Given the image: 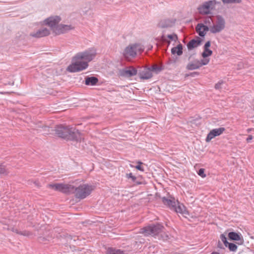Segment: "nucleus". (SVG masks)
<instances>
[{"label": "nucleus", "instance_id": "obj_22", "mask_svg": "<svg viewBox=\"0 0 254 254\" xmlns=\"http://www.w3.org/2000/svg\"><path fill=\"white\" fill-rule=\"evenodd\" d=\"M171 53L173 55H177L180 56L183 54V46L181 44H179L176 47H174L171 49Z\"/></svg>", "mask_w": 254, "mask_h": 254}, {"label": "nucleus", "instance_id": "obj_32", "mask_svg": "<svg viewBox=\"0 0 254 254\" xmlns=\"http://www.w3.org/2000/svg\"><path fill=\"white\" fill-rule=\"evenodd\" d=\"M220 239L222 242L225 245V247H227L228 244H229V243L227 241V238L224 234H221L220 235Z\"/></svg>", "mask_w": 254, "mask_h": 254}, {"label": "nucleus", "instance_id": "obj_29", "mask_svg": "<svg viewBox=\"0 0 254 254\" xmlns=\"http://www.w3.org/2000/svg\"><path fill=\"white\" fill-rule=\"evenodd\" d=\"M224 4L239 3L242 0H221Z\"/></svg>", "mask_w": 254, "mask_h": 254}, {"label": "nucleus", "instance_id": "obj_16", "mask_svg": "<svg viewBox=\"0 0 254 254\" xmlns=\"http://www.w3.org/2000/svg\"><path fill=\"white\" fill-rule=\"evenodd\" d=\"M209 28L202 23H198L196 26V31L200 37H204L206 32L208 31Z\"/></svg>", "mask_w": 254, "mask_h": 254}, {"label": "nucleus", "instance_id": "obj_35", "mask_svg": "<svg viewBox=\"0 0 254 254\" xmlns=\"http://www.w3.org/2000/svg\"><path fill=\"white\" fill-rule=\"evenodd\" d=\"M127 177L128 179H131L133 182H134L136 179V178L131 173L127 174Z\"/></svg>", "mask_w": 254, "mask_h": 254}, {"label": "nucleus", "instance_id": "obj_4", "mask_svg": "<svg viewBox=\"0 0 254 254\" xmlns=\"http://www.w3.org/2000/svg\"><path fill=\"white\" fill-rule=\"evenodd\" d=\"M93 190L92 187L87 184H83L78 187H74V192L73 193L76 198L84 199L89 195Z\"/></svg>", "mask_w": 254, "mask_h": 254}, {"label": "nucleus", "instance_id": "obj_40", "mask_svg": "<svg viewBox=\"0 0 254 254\" xmlns=\"http://www.w3.org/2000/svg\"><path fill=\"white\" fill-rule=\"evenodd\" d=\"M252 139H253V136L251 135H250L247 138V141L248 142H250Z\"/></svg>", "mask_w": 254, "mask_h": 254}, {"label": "nucleus", "instance_id": "obj_28", "mask_svg": "<svg viewBox=\"0 0 254 254\" xmlns=\"http://www.w3.org/2000/svg\"><path fill=\"white\" fill-rule=\"evenodd\" d=\"M204 22L206 25V26H207L210 28V26H212L213 20L211 17L208 16L205 18Z\"/></svg>", "mask_w": 254, "mask_h": 254}, {"label": "nucleus", "instance_id": "obj_23", "mask_svg": "<svg viewBox=\"0 0 254 254\" xmlns=\"http://www.w3.org/2000/svg\"><path fill=\"white\" fill-rule=\"evenodd\" d=\"M74 192V186L69 184H64L62 192L64 193H73Z\"/></svg>", "mask_w": 254, "mask_h": 254}, {"label": "nucleus", "instance_id": "obj_24", "mask_svg": "<svg viewBox=\"0 0 254 254\" xmlns=\"http://www.w3.org/2000/svg\"><path fill=\"white\" fill-rule=\"evenodd\" d=\"M98 81V78L94 76L87 77L85 78V84L87 85H95Z\"/></svg>", "mask_w": 254, "mask_h": 254}, {"label": "nucleus", "instance_id": "obj_9", "mask_svg": "<svg viewBox=\"0 0 254 254\" xmlns=\"http://www.w3.org/2000/svg\"><path fill=\"white\" fill-rule=\"evenodd\" d=\"M61 20V18L60 16H52L46 19L44 23L45 25L49 26L53 32L55 33V29H57V26L59 25L58 23Z\"/></svg>", "mask_w": 254, "mask_h": 254}, {"label": "nucleus", "instance_id": "obj_38", "mask_svg": "<svg viewBox=\"0 0 254 254\" xmlns=\"http://www.w3.org/2000/svg\"><path fill=\"white\" fill-rule=\"evenodd\" d=\"M5 172V168L1 165H0V174H4Z\"/></svg>", "mask_w": 254, "mask_h": 254}, {"label": "nucleus", "instance_id": "obj_15", "mask_svg": "<svg viewBox=\"0 0 254 254\" xmlns=\"http://www.w3.org/2000/svg\"><path fill=\"white\" fill-rule=\"evenodd\" d=\"M139 75L140 78L148 79L152 76L151 68L144 67L139 71Z\"/></svg>", "mask_w": 254, "mask_h": 254}, {"label": "nucleus", "instance_id": "obj_18", "mask_svg": "<svg viewBox=\"0 0 254 254\" xmlns=\"http://www.w3.org/2000/svg\"><path fill=\"white\" fill-rule=\"evenodd\" d=\"M137 70L132 66H130L122 71V75L127 77H131L136 75Z\"/></svg>", "mask_w": 254, "mask_h": 254}, {"label": "nucleus", "instance_id": "obj_27", "mask_svg": "<svg viewBox=\"0 0 254 254\" xmlns=\"http://www.w3.org/2000/svg\"><path fill=\"white\" fill-rule=\"evenodd\" d=\"M228 237L232 240L239 241L241 240V235L234 232H229Z\"/></svg>", "mask_w": 254, "mask_h": 254}, {"label": "nucleus", "instance_id": "obj_45", "mask_svg": "<svg viewBox=\"0 0 254 254\" xmlns=\"http://www.w3.org/2000/svg\"><path fill=\"white\" fill-rule=\"evenodd\" d=\"M3 229H8V228H7V227L6 226V227H4Z\"/></svg>", "mask_w": 254, "mask_h": 254}, {"label": "nucleus", "instance_id": "obj_7", "mask_svg": "<svg viewBox=\"0 0 254 254\" xmlns=\"http://www.w3.org/2000/svg\"><path fill=\"white\" fill-rule=\"evenodd\" d=\"M225 20L221 15L216 16V20L209 28L211 33L215 34L221 32L225 27Z\"/></svg>", "mask_w": 254, "mask_h": 254}, {"label": "nucleus", "instance_id": "obj_33", "mask_svg": "<svg viewBox=\"0 0 254 254\" xmlns=\"http://www.w3.org/2000/svg\"><path fill=\"white\" fill-rule=\"evenodd\" d=\"M198 174L199 176L202 178H204L206 176V175L204 174V169L203 168H201L198 170Z\"/></svg>", "mask_w": 254, "mask_h": 254}, {"label": "nucleus", "instance_id": "obj_8", "mask_svg": "<svg viewBox=\"0 0 254 254\" xmlns=\"http://www.w3.org/2000/svg\"><path fill=\"white\" fill-rule=\"evenodd\" d=\"M216 4V2L215 0L205 1L198 7V12L202 14H209Z\"/></svg>", "mask_w": 254, "mask_h": 254}, {"label": "nucleus", "instance_id": "obj_30", "mask_svg": "<svg viewBox=\"0 0 254 254\" xmlns=\"http://www.w3.org/2000/svg\"><path fill=\"white\" fill-rule=\"evenodd\" d=\"M209 59L206 58H203V59L200 61L199 60V63L200 65V67H201L202 65H207L209 63Z\"/></svg>", "mask_w": 254, "mask_h": 254}, {"label": "nucleus", "instance_id": "obj_11", "mask_svg": "<svg viewBox=\"0 0 254 254\" xmlns=\"http://www.w3.org/2000/svg\"><path fill=\"white\" fill-rule=\"evenodd\" d=\"M69 126H57L55 127V133L59 137L66 139Z\"/></svg>", "mask_w": 254, "mask_h": 254}, {"label": "nucleus", "instance_id": "obj_36", "mask_svg": "<svg viewBox=\"0 0 254 254\" xmlns=\"http://www.w3.org/2000/svg\"><path fill=\"white\" fill-rule=\"evenodd\" d=\"M19 234L24 236H29L31 235V233L26 231H20Z\"/></svg>", "mask_w": 254, "mask_h": 254}, {"label": "nucleus", "instance_id": "obj_14", "mask_svg": "<svg viewBox=\"0 0 254 254\" xmlns=\"http://www.w3.org/2000/svg\"><path fill=\"white\" fill-rule=\"evenodd\" d=\"M50 30L47 28H42L36 32L31 33L30 35L33 37L41 38L50 34Z\"/></svg>", "mask_w": 254, "mask_h": 254}, {"label": "nucleus", "instance_id": "obj_6", "mask_svg": "<svg viewBox=\"0 0 254 254\" xmlns=\"http://www.w3.org/2000/svg\"><path fill=\"white\" fill-rule=\"evenodd\" d=\"M97 54L96 49L94 48H89L83 52H79L76 55L84 62H87V64L92 61Z\"/></svg>", "mask_w": 254, "mask_h": 254}, {"label": "nucleus", "instance_id": "obj_43", "mask_svg": "<svg viewBox=\"0 0 254 254\" xmlns=\"http://www.w3.org/2000/svg\"><path fill=\"white\" fill-rule=\"evenodd\" d=\"M211 254H220L217 252H213Z\"/></svg>", "mask_w": 254, "mask_h": 254}, {"label": "nucleus", "instance_id": "obj_12", "mask_svg": "<svg viewBox=\"0 0 254 254\" xmlns=\"http://www.w3.org/2000/svg\"><path fill=\"white\" fill-rule=\"evenodd\" d=\"M225 128L224 127H219L212 129L207 134L206 138V141L209 142L212 139L217 136H219L223 133L225 131Z\"/></svg>", "mask_w": 254, "mask_h": 254}, {"label": "nucleus", "instance_id": "obj_13", "mask_svg": "<svg viewBox=\"0 0 254 254\" xmlns=\"http://www.w3.org/2000/svg\"><path fill=\"white\" fill-rule=\"evenodd\" d=\"M73 27L71 25L60 24L55 29V33L56 35H60L65 33L72 29Z\"/></svg>", "mask_w": 254, "mask_h": 254}, {"label": "nucleus", "instance_id": "obj_42", "mask_svg": "<svg viewBox=\"0 0 254 254\" xmlns=\"http://www.w3.org/2000/svg\"><path fill=\"white\" fill-rule=\"evenodd\" d=\"M221 244H220V242H219L218 243V247L220 248H222V247L221 246Z\"/></svg>", "mask_w": 254, "mask_h": 254}, {"label": "nucleus", "instance_id": "obj_17", "mask_svg": "<svg viewBox=\"0 0 254 254\" xmlns=\"http://www.w3.org/2000/svg\"><path fill=\"white\" fill-rule=\"evenodd\" d=\"M161 40L165 43H168V45H169L171 43V40L176 42L178 40V36L176 34H169L167 36L163 35L161 36Z\"/></svg>", "mask_w": 254, "mask_h": 254}, {"label": "nucleus", "instance_id": "obj_3", "mask_svg": "<svg viewBox=\"0 0 254 254\" xmlns=\"http://www.w3.org/2000/svg\"><path fill=\"white\" fill-rule=\"evenodd\" d=\"M144 50L143 46L140 44L129 45L124 50L123 54L127 59L134 58L137 52H141Z\"/></svg>", "mask_w": 254, "mask_h": 254}, {"label": "nucleus", "instance_id": "obj_2", "mask_svg": "<svg viewBox=\"0 0 254 254\" xmlns=\"http://www.w3.org/2000/svg\"><path fill=\"white\" fill-rule=\"evenodd\" d=\"M88 66L87 62L82 61L76 54L72 58L71 64L67 67L70 72H77L86 69Z\"/></svg>", "mask_w": 254, "mask_h": 254}, {"label": "nucleus", "instance_id": "obj_44", "mask_svg": "<svg viewBox=\"0 0 254 254\" xmlns=\"http://www.w3.org/2000/svg\"><path fill=\"white\" fill-rule=\"evenodd\" d=\"M48 128V127H47V126L44 127V128Z\"/></svg>", "mask_w": 254, "mask_h": 254}, {"label": "nucleus", "instance_id": "obj_5", "mask_svg": "<svg viewBox=\"0 0 254 254\" xmlns=\"http://www.w3.org/2000/svg\"><path fill=\"white\" fill-rule=\"evenodd\" d=\"M163 227L159 224L156 225H151L145 227L140 230V233L145 236L151 235L155 236L160 234L162 231Z\"/></svg>", "mask_w": 254, "mask_h": 254}, {"label": "nucleus", "instance_id": "obj_31", "mask_svg": "<svg viewBox=\"0 0 254 254\" xmlns=\"http://www.w3.org/2000/svg\"><path fill=\"white\" fill-rule=\"evenodd\" d=\"M227 247H228L230 251L232 252H236L237 250V246L233 243H229L228 244Z\"/></svg>", "mask_w": 254, "mask_h": 254}, {"label": "nucleus", "instance_id": "obj_37", "mask_svg": "<svg viewBox=\"0 0 254 254\" xmlns=\"http://www.w3.org/2000/svg\"><path fill=\"white\" fill-rule=\"evenodd\" d=\"M139 164H138V165H137L135 168L138 170H140V171H143V167L141 166V164H142V163L141 162H139Z\"/></svg>", "mask_w": 254, "mask_h": 254}, {"label": "nucleus", "instance_id": "obj_20", "mask_svg": "<svg viewBox=\"0 0 254 254\" xmlns=\"http://www.w3.org/2000/svg\"><path fill=\"white\" fill-rule=\"evenodd\" d=\"M201 42V39L198 37L196 40H191L187 44V47L189 50H192L193 48L198 47Z\"/></svg>", "mask_w": 254, "mask_h": 254}, {"label": "nucleus", "instance_id": "obj_26", "mask_svg": "<svg viewBox=\"0 0 254 254\" xmlns=\"http://www.w3.org/2000/svg\"><path fill=\"white\" fill-rule=\"evenodd\" d=\"M106 254H126L124 251L113 248H108L107 249Z\"/></svg>", "mask_w": 254, "mask_h": 254}, {"label": "nucleus", "instance_id": "obj_34", "mask_svg": "<svg viewBox=\"0 0 254 254\" xmlns=\"http://www.w3.org/2000/svg\"><path fill=\"white\" fill-rule=\"evenodd\" d=\"M151 72L152 71H160L161 70V68L157 65H154L151 67Z\"/></svg>", "mask_w": 254, "mask_h": 254}, {"label": "nucleus", "instance_id": "obj_1", "mask_svg": "<svg viewBox=\"0 0 254 254\" xmlns=\"http://www.w3.org/2000/svg\"><path fill=\"white\" fill-rule=\"evenodd\" d=\"M163 203L167 205L170 209L174 210L177 213L183 214H188L185 206L180 203L178 201H176L174 197L169 196L168 198L163 197L162 198Z\"/></svg>", "mask_w": 254, "mask_h": 254}, {"label": "nucleus", "instance_id": "obj_41", "mask_svg": "<svg viewBox=\"0 0 254 254\" xmlns=\"http://www.w3.org/2000/svg\"><path fill=\"white\" fill-rule=\"evenodd\" d=\"M12 231L13 232H15V233H17V234H19V232H20V231H18L17 229L12 228Z\"/></svg>", "mask_w": 254, "mask_h": 254}, {"label": "nucleus", "instance_id": "obj_10", "mask_svg": "<svg viewBox=\"0 0 254 254\" xmlns=\"http://www.w3.org/2000/svg\"><path fill=\"white\" fill-rule=\"evenodd\" d=\"M66 139L80 141L82 137L80 132L75 127L69 126Z\"/></svg>", "mask_w": 254, "mask_h": 254}, {"label": "nucleus", "instance_id": "obj_25", "mask_svg": "<svg viewBox=\"0 0 254 254\" xmlns=\"http://www.w3.org/2000/svg\"><path fill=\"white\" fill-rule=\"evenodd\" d=\"M49 187L56 191L62 192L64 184L58 183L54 184H49Z\"/></svg>", "mask_w": 254, "mask_h": 254}, {"label": "nucleus", "instance_id": "obj_19", "mask_svg": "<svg viewBox=\"0 0 254 254\" xmlns=\"http://www.w3.org/2000/svg\"><path fill=\"white\" fill-rule=\"evenodd\" d=\"M211 45L210 41H207L204 46V51L202 53V57L203 58H207L211 56L212 54V51L209 49Z\"/></svg>", "mask_w": 254, "mask_h": 254}, {"label": "nucleus", "instance_id": "obj_39", "mask_svg": "<svg viewBox=\"0 0 254 254\" xmlns=\"http://www.w3.org/2000/svg\"><path fill=\"white\" fill-rule=\"evenodd\" d=\"M222 82H218L217 84H216L215 87L216 89H219L221 88Z\"/></svg>", "mask_w": 254, "mask_h": 254}, {"label": "nucleus", "instance_id": "obj_21", "mask_svg": "<svg viewBox=\"0 0 254 254\" xmlns=\"http://www.w3.org/2000/svg\"><path fill=\"white\" fill-rule=\"evenodd\" d=\"M200 67L199 60H195L193 62L189 63L187 65L188 70H192Z\"/></svg>", "mask_w": 254, "mask_h": 254}]
</instances>
